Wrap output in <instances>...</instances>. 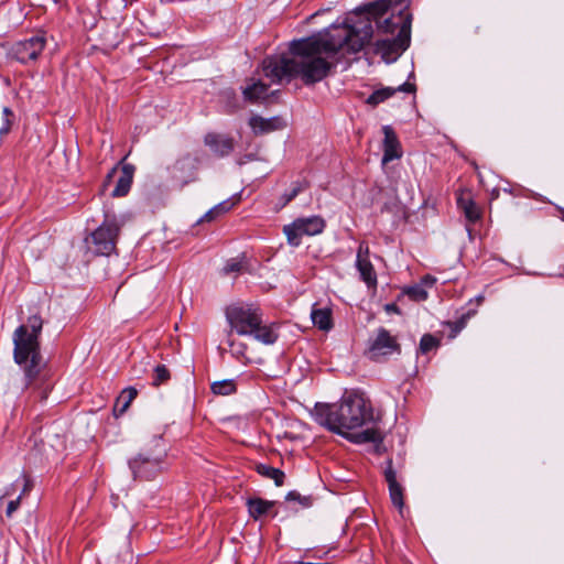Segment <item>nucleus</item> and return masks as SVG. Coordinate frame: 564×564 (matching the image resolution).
<instances>
[{"label":"nucleus","instance_id":"nucleus-1","mask_svg":"<svg viewBox=\"0 0 564 564\" xmlns=\"http://www.w3.org/2000/svg\"><path fill=\"white\" fill-rule=\"evenodd\" d=\"M290 54L269 55L262 61V70L272 83L300 78L305 86H312L327 77L332 64L322 57L323 53L336 54L339 44L327 35H313L290 43Z\"/></svg>","mask_w":564,"mask_h":564},{"label":"nucleus","instance_id":"nucleus-2","mask_svg":"<svg viewBox=\"0 0 564 564\" xmlns=\"http://www.w3.org/2000/svg\"><path fill=\"white\" fill-rule=\"evenodd\" d=\"M311 414L318 425L352 443L364 444L382 442L380 431L375 427H368L358 433H349V431L375 422L373 409L370 400L366 399L357 391L346 393L337 403L317 402Z\"/></svg>","mask_w":564,"mask_h":564},{"label":"nucleus","instance_id":"nucleus-3","mask_svg":"<svg viewBox=\"0 0 564 564\" xmlns=\"http://www.w3.org/2000/svg\"><path fill=\"white\" fill-rule=\"evenodd\" d=\"M43 321L39 315H32L28 325H20L13 333V359L24 375V388L30 390L33 402H43L53 389L46 364L40 350L39 335Z\"/></svg>","mask_w":564,"mask_h":564},{"label":"nucleus","instance_id":"nucleus-4","mask_svg":"<svg viewBox=\"0 0 564 564\" xmlns=\"http://www.w3.org/2000/svg\"><path fill=\"white\" fill-rule=\"evenodd\" d=\"M390 7L389 0H377L357 8L346 19L341 26H334L327 33L332 42L339 44V51L347 47L348 52L357 53L370 43L373 35L372 23L384 15Z\"/></svg>","mask_w":564,"mask_h":564},{"label":"nucleus","instance_id":"nucleus-5","mask_svg":"<svg viewBox=\"0 0 564 564\" xmlns=\"http://www.w3.org/2000/svg\"><path fill=\"white\" fill-rule=\"evenodd\" d=\"M226 318L239 336H252L264 345H273L279 334L273 324H263L262 311L252 304H234L226 308Z\"/></svg>","mask_w":564,"mask_h":564},{"label":"nucleus","instance_id":"nucleus-6","mask_svg":"<svg viewBox=\"0 0 564 564\" xmlns=\"http://www.w3.org/2000/svg\"><path fill=\"white\" fill-rule=\"evenodd\" d=\"M123 221L112 212L104 210V220L89 237L86 245L95 256L109 257L117 250V242Z\"/></svg>","mask_w":564,"mask_h":564},{"label":"nucleus","instance_id":"nucleus-7","mask_svg":"<svg viewBox=\"0 0 564 564\" xmlns=\"http://www.w3.org/2000/svg\"><path fill=\"white\" fill-rule=\"evenodd\" d=\"M47 43L46 33L37 31L28 39L14 42L9 51L8 56L23 65L37 61Z\"/></svg>","mask_w":564,"mask_h":564},{"label":"nucleus","instance_id":"nucleus-8","mask_svg":"<svg viewBox=\"0 0 564 564\" xmlns=\"http://www.w3.org/2000/svg\"><path fill=\"white\" fill-rule=\"evenodd\" d=\"M165 454L160 452L154 455L143 452L129 460V468L133 475V479L152 480L163 470V458Z\"/></svg>","mask_w":564,"mask_h":564},{"label":"nucleus","instance_id":"nucleus-9","mask_svg":"<svg viewBox=\"0 0 564 564\" xmlns=\"http://www.w3.org/2000/svg\"><path fill=\"white\" fill-rule=\"evenodd\" d=\"M326 224L319 216H311L295 219L292 224L283 227L288 243L297 247L303 236H315L321 234Z\"/></svg>","mask_w":564,"mask_h":564},{"label":"nucleus","instance_id":"nucleus-10","mask_svg":"<svg viewBox=\"0 0 564 564\" xmlns=\"http://www.w3.org/2000/svg\"><path fill=\"white\" fill-rule=\"evenodd\" d=\"M390 7L388 12L391 11L390 17L384 18L380 15L377 19L378 31L384 34H397L404 26L405 20L408 19L410 24L412 23V14L409 12L408 0H389Z\"/></svg>","mask_w":564,"mask_h":564},{"label":"nucleus","instance_id":"nucleus-11","mask_svg":"<svg viewBox=\"0 0 564 564\" xmlns=\"http://www.w3.org/2000/svg\"><path fill=\"white\" fill-rule=\"evenodd\" d=\"M410 22L406 19L404 26L392 39L377 40L375 43V53L380 54L386 62H391L405 51L410 45Z\"/></svg>","mask_w":564,"mask_h":564},{"label":"nucleus","instance_id":"nucleus-12","mask_svg":"<svg viewBox=\"0 0 564 564\" xmlns=\"http://www.w3.org/2000/svg\"><path fill=\"white\" fill-rule=\"evenodd\" d=\"M401 354V346L397 337L392 336L390 332L383 327L378 328L375 338L369 339L366 355L370 360L378 361L382 357Z\"/></svg>","mask_w":564,"mask_h":564},{"label":"nucleus","instance_id":"nucleus-13","mask_svg":"<svg viewBox=\"0 0 564 564\" xmlns=\"http://www.w3.org/2000/svg\"><path fill=\"white\" fill-rule=\"evenodd\" d=\"M199 161L196 156L185 154L177 159L170 167V174L173 181L181 187L196 181Z\"/></svg>","mask_w":564,"mask_h":564},{"label":"nucleus","instance_id":"nucleus-14","mask_svg":"<svg viewBox=\"0 0 564 564\" xmlns=\"http://www.w3.org/2000/svg\"><path fill=\"white\" fill-rule=\"evenodd\" d=\"M369 246L360 242L356 257V268L360 274L361 281L366 283L368 289H377L378 280L376 270L369 259Z\"/></svg>","mask_w":564,"mask_h":564},{"label":"nucleus","instance_id":"nucleus-15","mask_svg":"<svg viewBox=\"0 0 564 564\" xmlns=\"http://www.w3.org/2000/svg\"><path fill=\"white\" fill-rule=\"evenodd\" d=\"M383 476L384 480L388 484L391 502L393 503V506L401 510L404 506L403 487L398 481V473L397 469L393 467V462L391 458H388L386 462Z\"/></svg>","mask_w":564,"mask_h":564},{"label":"nucleus","instance_id":"nucleus-16","mask_svg":"<svg viewBox=\"0 0 564 564\" xmlns=\"http://www.w3.org/2000/svg\"><path fill=\"white\" fill-rule=\"evenodd\" d=\"M204 143L218 158L230 155L235 150L234 138L216 132H209L204 138Z\"/></svg>","mask_w":564,"mask_h":564},{"label":"nucleus","instance_id":"nucleus-17","mask_svg":"<svg viewBox=\"0 0 564 564\" xmlns=\"http://www.w3.org/2000/svg\"><path fill=\"white\" fill-rule=\"evenodd\" d=\"M285 126V121L279 116L267 119L259 115H254L249 119V127L257 135L281 130Z\"/></svg>","mask_w":564,"mask_h":564},{"label":"nucleus","instance_id":"nucleus-18","mask_svg":"<svg viewBox=\"0 0 564 564\" xmlns=\"http://www.w3.org/2000/svg\"><path fill=\"white\" fill-rule=\"evenodd\" d=\"M382 130L384 134L382 163L386 164L400 159L402 156V151L394 130L390 126H384Z\"/></svg>","mask_w":564,"mask_h":564},{"label":"nucleus","instance_id":"nucleus-19","mask_svg":"<svg viewBox=\"0 0 564 564\" xmlns=\"http://www.w3.org/2000/svg\"><path fill=\"white\" fill-rule=\"evenodd\" d=\"M397 91L414 94L416 91V86L413 83L406 82V83L401 84L397 88L383 87V88L375 90L367 98L366 102L372 107H376L379 104H381V102L386 101L387 99H389L390 97H392Z\"/></svg>","mask_w":564,"mask_h":564},{"label":"nucleus","instance_id":"nucleus-20","mask_svg":"<svg viewBox=\"0 0 564 564\" xmlns=\"http://www.w3.org/2000/svg\"><path fill=\"white\" fill-rule=\"evenodd\" d=\"M134 172H135L134 165H132L130 163L122 164L121 171H120V176H119L117 184L111 193L112 197H123L129 193L132 182H133Z\"/></svg>","mask_w":564,"mask_h":564},{"label":"nucleus","instance_id":"nucleus-21","mask_svg":"<svg viewBox=\"0 0 564 564\" xmlns=\"http://www.w3.org/2000/svg\"><path fill=\"white\" fill-rule=\"evenodd\" d=\"M457 206L464 213L470 224H475L481 218V212L469 194H460L457 197Z\"/></svg>","mask_w":564,"mask_h":564},{"label":"nucleus","instance_id":"nucleus-22","mask_svg":"<svg viewBox=\"0 0 564 564\" xmlns=\"http://www.w3.org/2000/svg\"><path fill=\"white\" fill-rule=\"evenodd\" d=\"M274 505V501L264 500L259 497L249 498L247 500L248 512L253 520H258L268 514Z\"/></svg>","mask_w":564,"mask_h":564},{"label":"nucleus","instance_id":"nucleus-23","mask_svg":"<svg viewBox=\"0 0 564 564\" xmlns=\"http://www.w3.org/2000/svg\"><path fill=\"white\" fill-rule=\"evenodd\" d=\"M311 318L318 329L328 332L333 328L332 310L328 307L317 308L313 307Z\"/></svg>","mask_w":564,"mask_h":564},{"label":"nucleus","instance_id":"nucleus-24","mask_svg":"<svg viewBox=\"0 0 564 564\" xmlns=\"http://www.w3.org/2000/svg\"><path fill=\"white\" fill-rule=\"evenodd\" d=\"M138 395V391L133 387H128L122 390L120 395L117 398L115 406H113V414L116 416L122 415L128 408L130 406L131 402L135 399Z\"/></svg>","mask_w":564,"mask_h":564},{"label":"nucleus","instance_id":"nucleus-25","mask_svg":"<svg viewBox=\"0 0 564 564\" xmlns=\"http://www.w3.org/2000/svg\"><path fill=\"white\" fill-rule=\"evenodd\" d=\"M268 89H269V86L267 84H264L261 80H258V82H254L253 84L247 86L242 90V95H243L245 100L254 104V102L259 101L261 98H263V99L267 98Z\"/></svg>","mask_w":564,"mask_h":564},{"label":"nucleus","instance_id":"nucleus-26","mask_svg":"<svg viewBox=\"0 0 564 564\" xmlns=\"http://www.w3.org/2000/svg\"><path fill=\"white\" fill-rule=\"evenodd\" d=\"M256 471L268 479H272L275 486L280 487L284 484L285 474L275 467H272L267 464L259 463L254 466Z\"/></svg>","mask_w":564,"mask_h":564},{"label":"nucleus","instance_id":"nucleus-27","mask_svg":"<svg viewBox=\"0 0 564 564\" xmlns=\"http://www.w3.org/2000/svg\"><path fill=\"white\" fill-rule=\"evenodd\" d=\"M210 390L214 394L217 395H229L236 392L237 387L235 380L226 379L213 382Z\"/></svg>","mask_w":564,"mask_h":564},{"label":"nucleus","instance_id":"nucleus-28","mask_svg":"<svg viewBox=\"0 0 564 564\" xmlns=\"http://www.w3.org/2000/svg\"><path fill=\"white\" fill-rule=\"evenodd\" d=\"M440 346V339L434 337L431 334H424L421 337L419 350L421 354H427L431 350L437 348Z\"/></svg>","mask_w":564,"mask_h":564},{"label":"nucleus","instance_id":"nucleus-29","mask_svg":"<svg viewBox=\"0 0 564 564\" xmlns=\"http://www.w3.org/2000/svg\"><path fill=\"white\" fill-rule=\"evenodd\" d=\"M404 293L413 301H425L429 296L426 290L421 284L408 286Z\"/></svg>","mask_w":564,"mask_h":564},{"label":"nucleus","instance_id":"nucleus-30","mask_svg":"<svg viewBox=\"0 0 564 564\" xmlns=\"http://www.w3.org/2000/svg\"><path fill=\"white\" fill-rule=\"evenodd\" d=\"M170 371L165 365H158L153 370V381L152 384L159 387L162 383H165L170 380Z\"/></svg>","mask_w":564,"mask_h":564},{"label":"nucleus","instance_id":"nucleus-31","mask_svg":"<svg viewBox=\"0 0 564 564\" xmlns=\"http://www.w3.org/2000/svg\"><path fill=\"white\" fill-rule=\"evenodd\" d=\"M308 186V184L306 182H295L293 184V188L288 192V193H284L282 196H281V199L283 200V204L282 206H285L288 205L290 202H292L303 189H305L306 187Z\"/></svg>","mask_w":564,"mask_h":564},{"label":"nucleus","instance_id":"nucleus-32","mask_svg":"<svg viewBox=\"0 0 564 564\" xmlns=\"http://www.w3.org/2000/svg\"><path fill=\"white\" fill-rule=\"evenodd\" d=\"M286 501H296L299 502L303 508H308L313 505V498L312 496H302L300 492L292 490L289 491L285 496Z\"/></svg>","mask_w":564,"mask_h":564},{"label":"nucleus","instance_id":"nucleus-33","mask_svg":"<svg viewBox=\"0 0 564 564\" xmlns=\"http://www.w3.org/2000/svg\"><path fill=\"white\" fill-rule=\"evenodd\" d=\"M475 314H476V311L471 310V311H468L467 313L463 314L460 316V318H458L457 321L448 323V325L452 327L454 334L459 333L466 326L467 321L470 318V316H473Z\"/></svg>","mask_w":564,"mask_h":564},{"label":"nucleus","instance_id":"nucleus-34","mask_svg":"<svg viewBox=\"0 0 564 564\" xmlns=\"http://www.w3.org/2000/svg\"><path fill=\"white\" fill-rule=\"evenodd\" d=\"M242 270L243 263L241 261H238L237 259H230L223 269L225 274L238 273L241 272Z\"/></svg>","mask_w":564,"mask_h":564},{"label":"nucleus","instance_id":"nucleus-35","mask_svg":"<svg viewBox=\"0 0 564 564\" xmlns=\"http://www.w3.org/2000/svg\"><path fill=\"white\" fill-rule=\"evenodd\" d=\"M3 115H4V122H3L2 127L0 128V135H4V134L9 133V131L11 129L10 117L13 116V112L11 111L10 108L4 107Z\"/></svg>","mask_w":564,"mask_h":564},{"label":"nucleus","instance_id":"nucleus-36","mask_svg":"<svg viewBox=\"0 0 564 564\" xmlns=\"http://www.w3.org/2000/svg\"><path fill=\"white\" fill-rule=\"evenodd\" d=\"M234 206H235V202L227 199V200H224V202L219 203L218 205H216L214 207V209L218 215H223V214H226L227 212H229Z\"/></svg>","mask_w":564,"mask_h":564},{"label":"nucleus","instance_id":"nucleus-37","mask_svg":"<svg viewBox=\"0 0 564 564\" xmlns=\"http://www.w3.org/2000/svg\"><path fill=\"white\" fill-rule=\"evenodd\" d=\"M21 499V496H19L17 499L9 501L6 510V516L8 518H11L12 514L19 509Z\"/></svg>","mask_w":564,"mask_h":564},{"label":"nucleus","instance_id":"nucleus-38","mask_svg":"<svg viewBox=\"0 0 564 564\" xmlns=\"http://www.w3.org/2000/svg\"><path fill=\"white\" fill-rule=\"evenodd\" d=\"M23 480H24V484H23L22 491L20 494L21 497L29 494L33 488V481L26 475L23 476Z\"/></svg>","mask_w":564,"mask_h":564},{"label":"nucleus","instance_id":"nucleus-39","mask_svg":"<svg viewBox=\"0 0 564 564\" xmlns=\"http://www.w3.org/2000/svg\"><path fill=\"white\" fill-rule=\"evenodd\" d=\"M219 215L215 212L214 207L209 209L200 219L199 221H212L216 219Z\"/></svg>","mask_w":564,"mask_h":564},{"label":"nucleus","instance_id":"nucleus-40","mask_svg":"<svg viewBox=\"0 0 564 564\" xmlns=\"http://www.w3.org/2000/svg\"><path fill=\"white\" fill-rule=\"evenodd\" d=\"M118 166H113L106 175V178L104 181V186L106 187L108 184L111 183L112 177L117 174Z\"/></svg>","mask_w":564,"mask_h":564},{"label":"nucleus","instance_id":"nucleus-41","mask_svg":"<svg viewBox=\"0 0 564 564\" xmlns=\"http://www.w3.org/2000/svg\"><path fill=\"white\" fill-rule=\"evenodd\" d=\"M425 284L432 285L435 282V278L432 275H425L422 280Z\"/></svg>","mask_w":564,"mask_h":564},{"label":"nucleus","instance_id":"nucleus-42","mask_svg":"<svg viewBox=\"0 0 564 564\" xmlns=\"http://www.w3.org/2000/svg\"><path fill=\"white\" fill-rule=\"evenodd\" d=\"M386 310H387L388 312H394V313H398V312H399V307H398L395 304H388V305L386 306Z\"/></svg>","mask_w":564,"mask_h":564},{"label":"nucleus","instance_id":"nucleus-43","mask_svg":"<svg viewBox=\"0 0 564 564\" xmlns=\"http://www.w3.org/2000/svg\"><path fill=\"white\" fill-rule=\"evenodd\" d=\"M484 300H485V296H484V295H477V296L475 297V300H471V301H470V303H471L473 301H475V302H476V305H477V306H479V305H481V303L484 302Z\"/></svg>","mask_w":564,"mask_h":564},{"label":"nucleus","instance_id":"nucleus-44","mask_svg":"<svg viewBox=\"0 0 564 564\" xmlns=\"http://www.w3.org/2000/svg\"><path fill=\"white\" fill-rule=\"evenodd\" d=\"M499 195V191L498 189H494L492 193H491V198H497Z\"/></svg>","mask_w":564,"mask_h":564},{"label":"nucleus","instance_id":"nucleus-45","mask_svg":"<svg viewBox=\"0 0 564 564\" xmlns=\"http://www.w3.org/2000/svg\"><path fill=\"white\" fill-rule=\"evenodd\" d=\"M562 218H563V220H564V210L562 212Z\"/></svg>","mask_w":564,"mask_h":564}]
</instances>
